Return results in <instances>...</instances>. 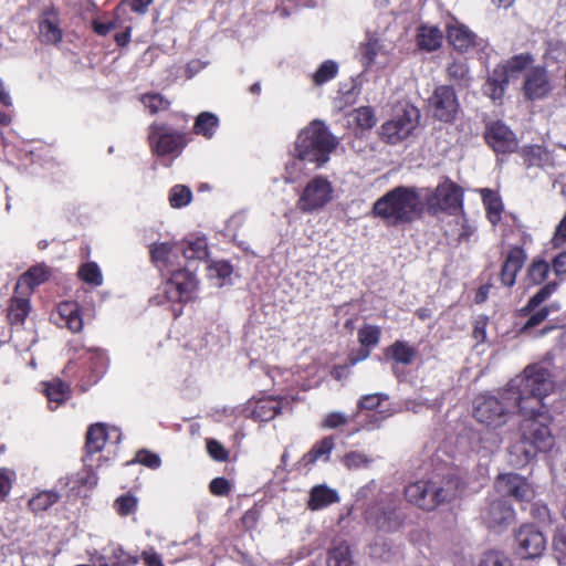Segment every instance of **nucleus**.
Here are the masks:
<instances>
[{
	"instance_id": "nucleus-1",
	"label": "nucleus",
	"mask_w": 566,
	"mask_h": 566,
	"mask_svg": "<svg viewBox=\"0 0 566 566\" xmlns=\"http://www.w3.org/2000/svg\"><path fill=\"white\" fill-rule=\"evenodd\" d=\"M554 389L548 369L541 365H530L523 374L511 379L497 395L482 394L473 400L474 419L489 429L496 430L509 422L518 410L526 415L547 397Z\"/></svg>"
},
{
	"instance_id": "nucleus-2",
	"label": "nucleus",
	"mask_w": 566,
	"mask_h": 566,
	"mask_svg": "<svg viewBox=\"0 0 566 566\" xmlns=\"http://www.w3.org/2000/svg\"><path fill=\"white\" fill-rule=\"evenodd\" d=\"M337 145V138L324 122H311L298 133L290 150L283 175L285 182H297L323 167Z\"/></svg>"
},
{
	"instance_id": "nucleus-3",
	"label": "nucleus",
	"mask_w": 566,
	"mask_h": 566,
	"mask_svg": "<svg viewBox=\"0 0 566 566\" xmlns=\"http://www.w3.org/2000/svg\"><path fill=\"white\" fill-rule=\"evenodd\" d=\"M539 403L534 411L528 410L524 417L520 430L521 437L509 449V462L515 468L527 465L538 452H547L554 446V437L549 429L551 416L548 410Z\"/></svg>"
},
{
	"instance_id": "nucleus-4",
	"label": "nucleus",
	"mask_w": 566,
	"mask_h": 566,
	"mask_svg": "<svg viewBox=\"0 0 566 566\" xmlns=\"http://www.w3.org/2000/svg\"><path fill=\"white\" fill-rule=\"evenodd\" d=\"M178 243L156 242L150 248L151 261L163 275H170L163 290L170 302H187L197 289V279L189 269L181 268Z\"/></svg>"
},
{
	"instance_id": "nucleus-5",
	"label": "nucleus",
	"mask_w": 566,
	"mask_h": 566,
	"mask_svg": "<svg viewBox=\"0 0 566 566\" xmlns=\"http://www.w3.org/2000/svg\"><path fill=\"white\" fill-rule=\"evenodd\" d=\"M422 201L416 188L397 187L379 198L374 212L388 224H399L415 220L421 212Z\"/></svg>"
},
{
	"instance_id": "nucleus-6",
	"label": "nucleus",
	"mask_w": 566,
	"mask_h": 566,
	"mask_svg": "<svg viewBox=\"0 0 566 566\" xmlns=\"http://www.w3.org/2000/svg\"><path fill=\"white\" fill-rule=\"evenodd\" d=\"M459 478L450 475L447 479L418 481L405 490L406 499L418 507L431 511L439 504L457 497L461 491Z\"/></svg>"
},
{
	"instance_id": "nucleus-7",
	"label": "nucleus",
	"mask_w": 566,
	"mask_h": 566,
	"mask_svg": "<svg viewBox=\"0 0 566 566\" xmlns=\"http://www.w3.org/2000/svg\"><path fill=\"white\" fill-rule=\"evenodd\" d=\"M533 57L528 53L514 55L504 63L499 64L489 75L483 85V93L493 101L501 99L512 78H516L531 63Z\"/></svg>"
},
{
	"instance_id": "nucleus-8",
	"label": "nucleus",
	"mask_w": 566,
	"mask_h": 566,
	"mask_svg": "<svg viewBox=\"0 0 566 566\" xmlns=\"http://www.w3.org/2000/svg\"><path fill=\"white\" fill-rule=\"evenodd\" d=\"M398 499L395 494H380L377 501L365 512L367 523L380 532L398 531L402 524V515L398 511Z\"/></svg>"
},
{
	"instance_id": "nucleus-9",
	"label": "nucleus",
	"mask_w": 566,
	"mask_h": 566,
	"mask_svg": "<svg viewBox=\"0 0 566 566\" xmlns=\"http://www.w3.org/2000/svg\"><path fill=\"white\" fill-rule=\"evenodd\" d=\"M333 186L326 178L315 177L302 190L296 206L304 213L317 211L333 199Z\"/></svg>"
},
{
	"instance_id": "nucleus-10",
	"label": "nucleus",
	"mask_w": 566,
	"mask_h": 566,
	"mask_svg": "<svg viewBox=\"0 0 566 566\" xmlns=\"http://www.w3.org/2000/svg\"><path fill=\"white\" fill-rule=\"evenodd\" d=\"M419 112L416 107H408L397 113L390 120L381 126V136L389 144H397L407 138L418 124Z\"/></svg>"
},
{
	"instance_id": "nucleus-11",
	"label": "nucleus",
	"mask_w": 566,
	"mask_h": 566,
	"mask_svg": "<svg viewBox=\"0 0 566 566\" xmlns=\"http://www.w3.org/2000/svg\"><path fill=\"white\" fill-rule=\"evenodd\" d=\"M429 107L434 118L440 122L451 123L459 111V102L452 86L440 85L436 87L429 98Z\"/></svg>"
},
{
	"instance_id": "nucleus-12",
	"label": "nucleus",
	"mask_w": 566,
	"mask_h": 566,
	"mask_svg": "<svg viewBox=\"0 0 566 566\" xmlns=\"http://www.w3.org/2000/svg\"><path fill=\"white\" fill-rule=\"evenodd\" d=\"M149 142L158 156L178 155L184 147L182 135L167 125L153 124Z\"/></svg>"
},
{
	"instance_id": "nucleus-13",
	"label": "nucleus",
	"mask_w": 566,
	"mask_h": 566,
	"mask_svg": "<svg viewBox=\"0 0 566 566\" xmlns=\"http://www.w3.org/2000/svg\"><path fill=\"white\" fill-rule=\"evenodd\" d=\"M517 553L522 558L541 556L546 547V538L534 525H523L515 535Z\"/></svg>"
},
{
	"instance_id": "nucleus-14",
	"label": "nucleus",
	"mask_w": 566,
	"mask_h": 566,
	"mask_svg": "<svg viewBox=\"0 0 566 566\" xmlns=\"http://www.w3.org/2000/svg\"><path fill=\"white\" fill-rule=\"evenodd\" d=\"M495 489L502 496H512L517 501H530L534 491L527 480L520 474H500L495 481Z\"/></svg>"
},
{
	"instance_id": "nucleus-15",
	"label": "nucleus",
	"mask_w": 566,
	"mask_h": 566,
	"mask_svg": "<svg viewBox=\"0 0 566 566\" xmlns=\"http://www.w3.org/2000/svg\"><path fill=\"white\" fill-rule=\"evenodd\" d=\"M488 144L499 154L512 153L517 146L514 133L503 123L495 122L485 132Z\"/></svg>"
},
{
	"instance_id": "nucleus-16",
	"label": "nucleus",
	"mask_w": 566,
	"mask_h": 566,
	"mask_svg": "<svg viewBox=\"0 0 566 566\" xmlns=\"http://www.w3.org/2000/svg\"><path fill=\"white\" fill-rule=\"evenodd\" d=\"M447 39L449 43L460 52H467L472 46L484 45V40L480 39L467 25L454 21L447 27Z\"/></svg>"
},
{
	"instance_id": "nucleus-17",
	"label": "nucleus",
	"mask_w": 566,
	"mask_h": 566,
	"mask_svg": "<svg viewBox=\"0 0 566 566\" xmlns=\"http://www.w3.org/2000/svg\"><path fill=\"white\" fill-rule=\"evenodd\" d=\"M92 559L98 566H135L138 558L125 552L120 545L109 543L101 552L95 551Z\"/></svg>"
},
{
	"instance_id": "nucleus-18",
	"label": "nucleus",
	"mask_w": 566,
	"mask_h": 566,
	"mask_svg": "<svg viewBox=\"0 0 566 566\" xmlns=\"http://www.w3.org/2000/svg\"><path fill=\"white\" fill-rule=\"evenodd\" d=\"M63 38L59 13L53 9H46L39 19V39L46 45H57Z\"/></svg>"
},
{
	"instance_id": "nucleus-19",
	"label": "nucleus",
	"mask_w": 566,
	"mask_h": 566,
	"mask_svg": "<svg viewBox=\"0 0 566 566\" xmlns=\"http://www.w3.org/2000/svg\"><path fill=\"white\" fill-rule=\"evenodd\" d=\"M289 406L290 400L286 397H268L250 401L248 409L254 420L270 421Z\"/></svg>"
},
{
	"instance_id": "nucleus-20",
	"label": "nucleus",
	"mask_w": 566,
	"mask_h": 566,
	"mask_svg": "<svg viewBox=\"0 0 566 566\" xmlns=\"http://www.w3.org/2000/svg\"><path fill=\"white\" fill-rule=\"evenodd\" d=\"M462 193L453 182H443L436 189L430 198L429 205L446 211H455L461 208Z\"/></svg>"
},
{
	"instance_id": "nucleus-21",
	"label": "nucleus",
	"mask_w": 566,
	"mask_h": 566,
	"mask_svg": "<svg viewBox=\"0 0 566 566\" xmlns=\"http://www.w3.org/2000/svg\"><path fill=\"white\" fill-rule=\"evenodd\" d=\"M482 518L490 528H502L512 523L514 511L505 501L495 500L483 511Z\"/></svg>"
},
{
	"instance_id": "nucleus-22",
	"label": "nucleus",
	"mask_w": 566,
	"mask_h": 566,
	"mask_svg": "<svg viewBox=\"0 0 566 566\" xmlns=\"http://www.w3.org/2000/svg\"><path fill=\"white\" fill-rule=\"evenodd\" d=\"M549 92V82L546 70L541 66L527 71L524 82V94L531 99L544 97Z\"/></svg>"
},
{
	"instance_id": "nucleus-23",
	"label": "nucleus",
	"mask_w": 566,
	"mask_h": 566,
	"mask_svg": "<svg viewBox=\"0 0 566 566\" xmlns=\"http://www.w3.org/2000/svg\"><path fill=\"white\" fill-rule=\"evenodd\" d=\"M526 255L521 248L512 249L501 270V281L505 286H513L515 284L516 275L523 268Z\"/></svg>"
},
{
	"instance_id": "nucleus-24",
	"label": "nucleus",
	"mask_w": 566,
	"mask_h": 566,
	"mask_svg": "<svg viewBox=\"0 0 566 566\" xmlns=\"http://www.w3.org/2000/svg\"><path fill=\"white\" fill-rule=\"evenodd\" d=\"M502 439L495 430L491 429L485 432H476L471 438V449L481 458H490L497 450Z\"/></svg>"
},
{
	"instance_id": "nucleus-25",
	"label": "nucleus",
	"mask_w": 566,
	"mask_h": 566,
	"mask_svg": "<svg viewBox=\"0 0 566 566\" xmlns=\"http://www.w3.org/2000/svg\"><path fill=\"white\" fill-rule=\"evenodd\" d=\"M338 502L339 495L336 490L326 484H319L312 488L307 506L312 511H318Z\"/></svg>"
},
{
	"instance_id": "nucleus-26",
	"label": "nucleus",
	"mask_w": 566,
	"mask_h": 566,
	"mask_svg": "<svg viewBox=\"0 0 566 566\" xmlns=\"http://www.w3.org/2000/svg\"><path fill=\"white\" fill-rule=\"evenodd\" d=\"M334 448V438L331 436L325 437L317 441L312 449L302 457L300 463L304 467L311 468L317 461L327 462Z\"/></svg>"
},
{
	"instance_id": "nucleus-27",
	"label": "nucleus",
	"mask_w": 566,
	"mask_h": 566,
	"mask_svg": "<svg viewBox=\"0 0 566 566\" xmlns=\"http://www.w3.org/2000/svg\"><path fill=\"white\" fill-rule=\"evenodd\" d=\"M178 251L188 261L203 260L208 255V243L203 237H189L178 243Z\"/></svg>"
},
{
	"instance_id": "nucleus-28",
	"label": "nucleus",
	"mask_w": 566,
	"mask_h": 566,
	"mask_svg": "<svg viewBox=\"0 0 566 566\" xmlns=\"http://www.w3.org/2000/svg\"><path fill=\"white\" fill-rule=\"evenodd\" d=\"M57 314L61 322L73 332L78 333L83 328V318L80 313V306L74 302H63L57 306Z\"/></svg>"
},
{
	"instance_id": "nucleus-29",
	"label": "nucleus",
	"mask_w": 566,
	"mask_h": 566,
	"mask_svg": "<svg viewBox=\"0 0 566 566\" xmlns=\"http://www.w3.org/2000/svg\"><path fill=\"white\" fill-rule=\"evenodd\" d=\"M384 54V45L377 38L368 36L360 45V62L365 69L376 64L377 57Z\"/></svg>"
},
{
	"instance_id": "nucleus-30",
	"label": "nucleus",
	"mask_w": 566,
	"mask_h": 566,
	"mask_svg": "<svg viewBox=\"0 0 566 566\" xmlns=\"http://www.w3.org/2000/svg\"><path fill=\"white\" fill-rule=\"evenodd\" d=\"M31 305L28 298L13 297L8 307V321L12 326H21L29 315Z\"/></svg>"
},
{
	"instance_id": "nucleus-31",
	"label": "nucleus",
	"mask_w": 566,
	"mask_h": 566,
	"mask_svg": "<svg viewBox=\"0 0 566 566\" xmlns=\"http://www.w3.org/2000/svg\"><path fill=\"white\" fill-rule=\"evenodd\" d=\"M218 126L219 118L217 115L210 112H202L197 116L195 120L193 132L197 135H202L210 139L214 135Z\"/></svg>"
},
{
	"instance_id": "nucleus-32",
	"label": "nucleus",
	"mask_w": 566,
	"mask_h": 566,
	"mask_svg": "<svg viewBox=\"0 0 566 566\" xmlns=\"http://www.w3.org/2000/svg\"><path fill=\"white\" fill-rule=\"evenodd\" d=\"M108 439L106 428L102 423L92 424L86 434V450L88 453L99 452Z\"/></svg>"
},
{
	"instance_id": "nucleus-33",
	"label": "nucleus",
	"mask_w": 566,
	"mask_h": 566,
	"mask_svg": "<svg viewBox=\"0 0 566 566\" xmlns=\"http://www.w3.org/2000/svg\"><path fill=\"white\" fill-rule=\"evenodd\" d=\"M44 392L50 403L54 402L57 407L70 398L71 389L69 385L60 379H54L44 384Z\"/></svg>"
},
{
	"instance_id": "nucleus-34",
	"label": "nucleus",
	"mask_w": 566,
	"mask_h": 566,
	"mask_svg": "<svg viewBox=\"0 0 566 566\" xmlns=\"http://www.w3.org/2000/svg\"><path fill=\"white\" fill-rule=\"evenodd\" d=\"M522 156L527 166L545 167L551 163L548 150L539 145L523 147Z\"/></svg>"
},
{
	"instance_id": "nucleus-35",
	"label": "nucleus",
	"mask_w": 566,
	"mask_h": 566,
	"mask_svg": "<svg viewBox=\"0 0 566 566\" xmlns=\"http://www.w3.org/2000/svg\"><path fill=\"white\" fill-rule=\"evenodd\" d=\"M448 76L460 87H468L472 81L468 63L463 60H455L449 64Z\"/></svg>"
},
{
	"instance_id": "nucleus-36",
	"label": "nucleus",
	"mask_w": 566,
	"mask_h": 566,
	"mask_svg": "<svg viewBox=\"0 0 566 566\" xmlns=\"http://www.w3.org/2000/svg\"><path fill=\"white\" fill-rule=\"evenodd\" d=\"M442 33L438 28L422 27L418 33V45L429 52L437 50L441 45Z\"/></svg>"
},
{
	"instance_id": "nucleus-37",
	"label": "nucleus",
	"mask_w": 566,
	"mask_h": 566,
	"mask_svg": "<svg viewBox=\"0 0 566 566\" xmlns=\"http://www.w3.org/2000/svg\"><path fill=\"white\" fill-rule=\"evenodd\" d=\"M481 196L488 211L489 220L495 224L501 218L502 202L499 196L491 189H482Z\"/></svg>"
},
{
	"instance_id": "nucleus-38",
	"label": "nucleus",
	"mask_w": 566,
	"mask_h": 566,
	"mask_svg": "<svg viewBox=\"0 0 566 566\" xmlns=\"http://www.w3.org/2000/svg\"><path fill=\"white\" fill-rule=\"evenodd\" d=\"M327 564L328 566H350L349 546L345 542L335 544L328 552Z\"/></svg>"
},
{
	"instance_id": "nucleus-39",
	"label": "nucleus",
	"mask_w": 566,
	"mask_h": 566,
	"mask_svg": "<svg viewBox=\"0 0 566 566\" xmlns=\"http://www.w3.org/2000/svg\"><path fill=\"white\" fill-rule=\"evenodd\" d=\"M390 356L399 364L409 365L412 363L416 350L406 342L397 340L388 349Z\"/></svg>"
},
{
	"instance_id": "nucleus-40",
	"label": "nucleus",
	"mask_w": 566,
	"mask_h": 566,
	"mask_svg": "<svg viewBox=\"0 0 566 566\" xmlns=\"http://www.w3.org/2000/svg\"><path fill=\"white\" fill-rule=\"evenodd\" d=\"M59 499V493L54 491H42L30 499L29 506L35 513L43 512L55 504Z\"/></svg>"
},
{
	"instance_id": "nucleus-41",
	"label": "nucleus",
	"mask_w": 566,
	"mask_h": 566,
	"mask_svg": "<svg viewBox=\"0 0 566 566\" xmlns=\"http://www.w3.org/2000/svg\"><path fill=\"white\" fill-rule=\"evenodd\" d=\"M168 200L172 208H184L191 202L192 191L188 186L175 185L169 191Z\"/></svg>"
},
{
	"instance_id": "nucleus-42",
	"label": "nucleus",
	"mask_w": 566,
	"mask_h": 566,
	"mask_svg": "<svg viewBox=\"0 0 566 566\" xmlns=\"http://www.w3.org/2000/svg\"><path fill=\"white\" fill-rule=\"evenodd\" d=\"M232 265L227 261H217L209 265L208 275L211 280H217L214 283L218 286H222L226 284V281L232 274Z\"/></svg>"
},
{
	"instance_id": "nucleus-43",
	"label": "nucleus",
	"mask_w": 566,
	"mask_h": 566,
	"mask_svg": "<svg viewBox=\"0 0 566 566\" xmlns=\"http://www.w3.org/2000/svg\"><path fill=\"white\" fill-rule=\"evenodd\" d=\"M556 282H549L542 286L537 293H535L523 307L522 312L531 313L538 307L544 301H546L557 289Z\"/></svg>"
},
{
	"instance_id": "nucleus-44",
	"label": "nucleus",
	"mask_w": 566,
	"mask_h": 566,
	"mask_svg": "<svg viewBox=\"0 0 566 566\" xmlns=\"http://www.w3.org/2000/svg\"><path fill=\"white\" fill-rule=\"evenodd\" d=\"M337 73L338 64L335 61L327 60L313 74V81L316 85H322L336 77Z\"/></svg>"
},
{
	"instance_id": "nucleus-45",
	"label": "nucleus",
	"mask_w": 566,
	"mask_h": 566,
	"mask_svg": "<svg viewBox=\"0 0 566 566\" xmlns=\"http://www.w3.org/2000/svg\"><path fill=\"white\" fill-rule=\"evenodd\" d=\"M350 118L361 129H369L375 126L376 117L371 107L363 106L352 112Z\"/></svg>"
},
{
	"instance_id": "nucleus-46",
	"label": "nucleus",
	"mask_w": 566,
	"mask_h": 566,
	"mask_svg": "<svg viewBox=\"0 0 566 566\" xmlns=\"http://www.w3.org/2000/svg\"><path fill=\"white\" fill-rule=\"evenodd\" d=\"M80 277L87 284L99 286L103 283L102 272L94 262L83 264L78 270Z\"/></svg>"
},
{
	"instance_id": "nucleus-47",
	"label": "nucleus",
	"mask_w": 566,
	"mask_h": 566,
	"mask_svg": "<svg viewBox=\"0 0 566 566\" xmlns=\"http://www.w3.org/2000/svg\"><path fill=\"white\" fill-rule=\"evenodd\" d=\"M140 102L153 115L160 111H166L170 105V102L158 93L144 94L140 97Z\"/></svg>"
},
{
	"instance_id": "nucleus-48",
	"label": "nucleus",
	"mask_w": 566,
	"mask_h": 566,
	"mask_svg": "<svg viewBox=\"0 0 566 566\" xmlns=\"http://www.w3.org/2000/svg\"><path fill=\"white\" fill-rule=\"evenodd\" d=\"M381 331L375 325H365L358 329V340L363 347H375L380 339Z\"/></svg>"
},
{
	"instance_id": "nucleus-49",
	"label": "nucleus",
	"mask_w": 566,
	"mask_h": 566,
	"mask_svg": "<svg viewBox=\"0 0 566 566\" xmlns=\"http://www.w3.org/2000/svg\"><path fill=\"white\" fill-rule=\"evenodd\" d=\"M371 461L373 460L367 454L360 451H350L342 458V463L348 470L367 468L370 465Z\"/></svg>"
},
{
	"instance_id": "nucleus-50",
	"label": "nucleus",
	"mask_w": 566,
	"mask_h": 566,
	"mask_svg": "<svg viewBox=\"0 0 566 566\" xmlns=\"http://www.w3.org/2000/svg\"><path fill=\"white\" fill-rule=\"evenodd\" d=\"M90 360L92 361L93 371L96 374V377L99 378L104 375L108 367V357L104 349L94 348L88 350Z\"/></svg>"
},
{
	"instance_id": "nucleus-51",
	"label": "nucleus",
	"mask_w": 566,
	"mask_h": 566,
	"mask_svg": "<svg viewBox=\"0 0 566 566\" xmlns=\"http://www.w3.org/2000/svg\"><path fill=\"white\" fill-rule=\"evenodd\" d=\"M549 272V264L544 260H535L528 268V279L533 284H541Z\"/></svg>"
},
{
	"instance_id": "nucleus-52",
	"label": "nucleus",
	"mask_w": 566,
	"mask_h": 566,
	"mask_svg": "<svg viewBox=\"0 0 566 566\" xmlns=\"http://www.w3.org/2000/svg\"><path fill=\"white\" fill-rule=\"evenodd\" d=\"M389 396L387 394L377 392V394H369L363 396L358 400V409L360 410H375L378 407L381 406V402L385 400H388Z\"/></svg>"
},
{
	"instance_id": "nucleus-53",
	"label": "nucleus",
	"mask_w": 566,
	"mask_h": 566,
	"mask_svg": "<svg viewBox=\"0 0 566 566\" xmlns=\"http://www.w3.org/2000/svg\"><path fill=\"white\" fill-rule=\"evenodd\" d=\"M130 463H140L150 469H158L161 464L160 457L148 450H139Z\"/></svg>"
},
{
	"instance_id": "nucleus-54",
	"label": "nucleus",
	"mask_w": 566,
	"mask_h": 566,
	"mask_svg": "<svg viewBox=\"0 0 566 566\" xmlns=\"http://www.w3.org/2000/svg\"><path fill=\"white\" fill-rule=\"evenodd\" d=\"M480 566H513L511 559L502 552L492 551L486 553Z\"/></svg>"
},
{
	"instance_id": "nucleus-55",
	"label": "nucleus",
	"mask_w": 566,
	"mask_h": 566,
	"mask_svg": "<svg viewBox=\"0 0 566 566\" xmlns=\"http://www.w3.org/2000/svg\"><path fill=\"white\" fill-rule=\"evenodd\" d=\"M348 423V417L340 411L328 412L323 421L322 427L325 429H337Z\"/></svg>"
},
{
	"instance_id": "nucleus-56",
	"label": "nucleus",
	"mask_w": 566,
	"mask_h": 566,
	"mask_svg": "<svg viewBox=\"0 0 566 566\" xmlns=\"http://www.w3.org/2000/svg\"><path fill=\"white\" fill-rule=\"evenodd\" d=\"M206 444L207 451L213 460L218 462H223L228 460L229 452L219 441L214 439H207Z\"/></svg>"
},
{
	"instance_id": "nucleus-57",
	"label": "nucleus",
	"mask_w": 566,
	"mask_h": 566,
	"mask_svg": "<svg viewBox=\"0 0 566 566\" xmlns=\"http://www.w3.org/2000/svg\"><path fill=\"white\" fill-rule=\"evenodd\" d=\"M553 547L558 554V563L560 566H566V532L557 531L553 538Z\"/></svg>"
},
{
	"instance_id": "nucleus-58",
	"label": "nucleus",
	"mask_w": 566,
	"mask_h": 566,
	"mask_svg": "<svg viewBox=\"0 0 566 566\" xmlns=\"http://www.w3.org/2000/svg\"><path fill=\"white\" fill-rule=\"evenodd\" d=\"M115 506L120 515H128L135 511L137 501L134 496L124 495L116 500Z\"/></svg>"
},
{
	"instance_id": "nucleus-59",
	"label": "nucleus",
	"mask_w": 566,
	"mask_h": 566,
	"mask_svg": "<svg viewBox=\"0 0 566 566\" xmlns=\"http://www.w3.org/2000/svg\"><path fill=\"white\" fill-rule=\"evenodd\" d=\"M14 473L7 469H0V501L11 491Z\"/></svg>"
},
{
	"instance_id": "nucleus-60",
	"label": "nucleus",
	"mask_w": 566,
	"mask_h": 566,
	"mask_svg": "<svg viewBox=\"0 0 566 566\" xmlns=\"http://www.w3.org/2000/svg\"><path fill=\"white\" fill-rule=\"evenodd\" d=\"M423 407L431 408L432 403L428 399H406L399 410L412 411L418 413Z\"/></svg>"
},
{
	"instance_id": "nucleus-61",
	"label": "nucleus",
	"mask_w": 566,
	"mask_h": 566,
	"mask_svg": "<svg viewBox=\"0 0 566 566\" xmlns=\"http://www.w3.org/2000/svg\"><path fill=\"white\" fill-rule=\"evenodd\" d=\"M548 314H549V310L546 306L542 307L537 312L531 314V316L528 317V319L526 321V323L523 326V331H527V329H531V328L539 325L542 322H544L547 318Z\"/></svg>"
},
{
	"instance_id": "nucleus-62",
	"label": "nucleus",
	"mask_w": 566,
	"mask_h": 566,
	"mask_svg": "<svg viewBox=\"0 0 566 566\" xmlns=\"http://www.w3.org/2000/svg\"><path fill=\"white\" fill-rule=\"evenodd\" d=\"M210 492L218 496L227 495L231 489L229 481L224 478H216L210 482Z\"/></svg>"
},
{
	"instance_id": "nucleus-63",
	"label": "nucleus",
	"mask_w": 566,
	"mask_h": 566,
	"mask_svg": "<svg viewBox=\"0 0 566 566\" xmlns=\"http://www.w3.org/2000/svg\"><path fill=\"white\" fill-rule=\"evenodd\" d=\"M46 279V273L43 269L33 268L24 276L23 281L30 285H39Z\"/></svg>"
},
{
	"instance_id": "nucleus-64",
	"label": "nucleus",
	"mask_w": 566,
	"mask_h": 566,
	"mask_svg": "<svg viewBox=\"0 0 566 566\" xmlns=\"http://www.w3.org/2000/svg\"><path fill=\"white\" fill-rule=\"evenodd\" d=\"M142 557L146 566H164L161 556L153 548L144 551Z\"/></svg>"
}]
</instances>
